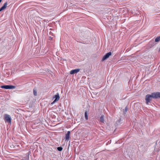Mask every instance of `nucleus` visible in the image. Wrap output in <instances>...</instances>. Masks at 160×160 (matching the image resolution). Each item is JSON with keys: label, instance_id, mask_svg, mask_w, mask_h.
Returning <instances> with one entry per match:
<instances>
[{"label": "nucleus", "instance_id": "0eeeda50", "mask_svg": "<svg viewBox=\"0 0 160 160\" xmlns=\"http://www.w3.org/2000/svg\"><path fill=\"white\" fill-rule=\"evenodd\" d=\"M70 133V131H68L67 132V133L66 135L65 138L66 140H69V139Z\"/></svg>", "mask_w": 160, "mask_h": 160}, {"label": "nucleus", "instance_id": "1a4fd4ad", "mask_svg": "<svg viewBox=\"0 0 160 160\" xmlns=\"http://www.w3.org/2000/svg\"><path fill=\"white\" fill-rule=\"evenodd\" d=\"M100 120L101 122H104V116L103 115L101 116V117H100Z\"/></svg>", "mask_w": 160, "mask_h": 160}, {"label": "nucleus", "instance_id": "6e6552de", "mask_svg": "<svg viewBox=\"0 0 160 160\" xmlns=\"http://www.w3.org/2000/svg\"><path fill=\"white\" fill-rule=\"evenodd\" d=\"M7 5V2H5L4 3L3 6L2 7L3 8V9H4L6 8Z\"/></svg>", "mask_w": 160, "mask_h": 160}, {"label": "nucleus", "instance_id": "f03ea898", "mask_svg": "<svg viewBox=\"0 0 160 160\" xmlns=\"http://www.w3.org/2000/svg\"><path fill=\"white\" fill-rule=\"evenodd\" d=\"M1 88H5L6 89H11L14 88L15 87L12 85H4L1 86Z\"/></svg>", "mask_w": 160, "mask_h": 160}, {"label": "nucleus", "instance_id": "2eb2a0df", "mask_svg": "<svg viewBox=\"0 0 160 160\" xmlns=\"http://www.w3.org/2000/svg\"><path fill=\"white\" fill-rule=\"evenodd\" d=\"M4 10L3 9V8L1 7L0 8V12H1L2 10Z\"/></svg>", "mask_w": 160, "mask_h": 160}, {"label": "nucleus", "instance_id": "dca6fc26", "mask_svg": "<svg viewBox=\"0 0 160 160\" xmlns=\"http://www.w3.org/2000/svg\"><path fill=\"white\" fill-rule=\"evenodd\" d=\"M125 109H126V110H127V108H125Z\"/></svg>", "mask_w": 160, "mask_h": 160}, {"label": "nucleus", "instance_id": "39448f33", "mask_svg": "<svg viewBox=\"0 0 160 160\" xmlns=\"http://www.w3.org/2000/svg\"><path fill=\"white\" fill-rule=\"evenodd\" d=\"M112 53L111 52H109L108 53H107L103 58L102 59V61H104L108 58L111 55Z\"/></svg>", "mask_w": 160, "mask_h": 160}, {"label": "nucleus", "instance_id": "4468645a", "mask_svg": "<svg viewBox=\"0 0 160 160\" xmlns=\"http://www.w3.org/2000/svg\"><path fill=\"white\" fill-rule=\"evenodd\" d=\"M4 10L3 9V8L1 7L0 8V12H1L2 10Z\"/></svg>", "mask_w": 160, "mask_h": 160}, {"label": "nucleus", "instance_id": "9b49d317", "mask_svg": "<svg viewBox=\"0 0 160 160\" xmlns=\"http://www.w3.org/2000/svg\"><path fill=\"white\" fill-rule=\"evenodd\" d=\"M160 40V37H157V38L155 39V41L156 42H158V41H159Z\"/></svg>", "mask_w": 160, "mask_h": 160}, {"label": "nucleus", "instance_id": "f8f14e48", "mask_svg": "<svg viewBox=\"0 0 160 160\" xmlns=\"http://www.w3.org/2000/svg\"><path fill=\"white\" fill-rule=\"evenodd\" d=\"M85 117L86 120H87L88 119V116L87 115V112H86L85 113Z\"/></svg>", "mask_w": 160, "mask_h": 160}, {"label": "nucleus", "instance_id": "20e7f679", "mask_svg": "<svg viewBox=\"0 0 160 160\" xmlns=\"http://www.w3.org/2000/svg\"><path fill=\"white\" fill-rule=\"evenodd\" d=\"M55 98V100L52 103V104H53L55 103V102L58 101L60 98L59 94L58 93L56 95H55L53 97V98Z\"/></svg>", "mask_w": 160, "mask_h": 160}, {"label": "nucleus", "instance_id": "ddd939ff", "mask_svg": "<svg viewBox=\"0 0 160 160\" xmlns=\"http://www.w3.org/2000/svg\"><path fill=\"white\" fill-rule=\"evenodd\" d=\"M62 148L61 147H58V149L59 151H61L62 150Z\"/></svg>", "mask_w": 160, "mask_h": 160}, {"label": "nucleus", "instance_id": "f3484780", "mask_svg": "<svg viewBox=\"0 0 160 160\" xmlns=\"http://www.w3.org/2000/svg\"><path fill=\"white\" fill-rule=\"evenodd\" d=\"M159 51H160V49H159Z\"/></svg>", "mask_w": 160, "mask_h": 160}, {"label": "nucleus", "instance_id": "9d476101", "mask_svg": "<svg viewBox=\"0 0 160 160\" xmlns=\"http://www.w3.org/2000/svg\"><path fill=\"white\" fill-rule=\"evenodd\" d=\"M33 93L34 95L35 96L37 95V91L35 89H34L33 90Z\"/></svg>", "mask_w": 160, "mask_h": 160}, {"label": "nucleus", "instance_id": "f257e3e1", "mask_svg": "<svg viewBox=\"0 0 160 160\" xmlns=\"http://www.w3.org/2000/svg\"><path fill=\"white\" fill-rule=\"evenodd\" d=\"M160 98V92H154L151 95L148 94L146 96L145 100L147 104H148L153 98Z\"/></svg>", "mask_w": 160, "mask_h": 160}, {"label": "nucleus", "instance_id": "423d86ee", "mask_svg": "<svg viewBox=\"0 0 160 160\" xmlns=\"http://www.w3.org/2000/svg\"><path fill=\"white\" fill-rule=\"evenodd\" d=\"M80 71V69H77L74 70H72L71 71L70 74H71L77 73L78 72Z\"/></svg>", "mask_w": 160, "mask_h": 160}, {"label": "nucleus", "instance_id": "7ed1b4c3", "mask_svg": "<svg viewBox=\"0 0 160 160\" xmlns=\"http://www.w3.org/2000/svg\"><path fill=\"white\" fill-rule=\"evenodd\" d=\"M4 118L5 120L8 122L11 123V118L10 116L8 114H5Z\"/></svg>", "mask_w": 160, "mask_h": 160}]
</instances>
